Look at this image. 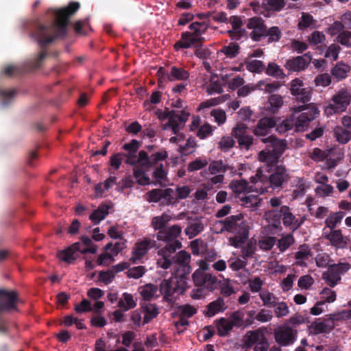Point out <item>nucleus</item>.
<instances>
[{
    "label": "nucleus",
    "mask_w": 351,
    "mask_h": 351,
    "mask_svg": "<svg viewBox=\"0 0 351 351\" xmlns=\"http://www.w3.org/2000/svg\"><path fill=\"white\" fill-rule=\"evenodd\" d=\"M350 71V68L348 64L339 62L332 69L331 74L337 79L342 80L346 78Z\"/></svg>",
    "instance_id": "obj_36"
},
{
    "label": "nucleus",
    "mask_w": 351,
    "mask_h": 351,
    "mask_svg": "<svg viewBox=\"0 0 351 351\" xmlns=\"http://www.w3.org/2000/svg\"><path fill=\"white\" fill-rule=\"evenodd\" d=\"M261 141L265 144H269L272 147V152L278 155H281L287 147L285 140L279 139L273 135L261 138Z\"/></svg>",
    "instance_id": "obj_23"
},
{
    "label": "nucleus",
    "mask_w": 351,
    "mask_h": 351,
    "mask_svg": "<svg viewBox=\"0 0 351 351\" xmlns=\"http://www.w3.org/2000/svg\"><path fill=\"white\" fill-rule=\"evenodd\" d=\"M197 146L196 141L194 138H189L184 145L180 146V152L184 155L191 154L194 152Z\"/></svg>",
    "instance_id": "obj_55"
},
{
    "label": "nucleus",
    "mask_w": 351,
    "mask_h": 351,
    "mask_svg": "<svg viewBox=\"0 0 351 351\" xmlns=\"http://www.w3.org/2000/svg\"><path fill=\"white\" fill-rule=\"evenodd\" d=\"M331 101L325 110L328 114L343 112L351 103V92L347 88H341L332 96Z\"/></svg>",
    "instance_id": "obj_6"
},
{
    "label": "nucleus",
    "mask_w": 351,
    "mask_h": 351,
    "mask_svg": "<svg viewBox=\"0 0 351 351\" xmlns=\"http://www.w3.org/2000/svg\"><path fill=\"white\" fill-rule=\"evenodd\" d=\"M256 249V243L254 240L250 239L241 249V257L247 261L255 253Z\"/></svg>",
    "instance_id": "obj_45"
},
{
    "label": "nucleus",
    "mask_w": 351,
    "mask_h": 351,
    "mask_svg": "<svg viewBox=\"0 0 351 351\" xmlns=\"http://www.w3.org/2000/svg\"><path fill=\"white\" fill-rule=\"evenodd\" d=\"M160 290L161 293L163 295L165 300L169 302H171L173 301L172 296L175 290L172 288L170 280H164L160 284Z\"/></svg>",
    "instance_id": "obj_35"
},
{
    "label": "nucleus",
    "mask_w": 351,
    "mask_h": 351,
    "mask_svg": "<svg viewBox=\"0 0 351 351\" xmlns=\"http://www.w3.org/2000/svg\"><path fill=\"white\" fill-rule=\"evenodd\" d=\"M289 173L285 166H276L273 173L269 177V182L274 188H278L288 181Z\"/></svg>",
    "instance_id": "obj_19"
},
{
    "label": "nucleus",
    "mask_w": 351,
    "mask_h": 351,
    "mask_svg": "<svg viewBox=\"0 0 351 351\" xmlns=\"http://www.w3.org/2000/svg\"><path fill=\"white\" fill-rule=\"evenodd\" d=\"M178 311L180 317H190L196 313L197 309L193 306L184 304L178 306Z\"/></svg>",
    "instance_id": "obj_62"
},
{
    "label": "nucleus",
    "mask_w": 351,
    "mask_h": 351,
    "mask_svg": "<svg viewBox=\"0 0 351 351\" xmlns=\"http://www.w3.org/2000/svg\"><path fill=\"white\" fill-rule=\"evenodd\" d=\"M290 91L295 99L303 104L311 100L312 89L309 87L304 88L302 80L298 78L293 80L290 84Z\"/></svg>",
    "instance_id": "obj_9"
},
{
    "label": "nucleus",
    "mask_w": 351,
    "mask_h": 351,
    "mask_svg": "<svg viewBox=\"0 0 351 351\" xmlns=\"http://www.w3.org/2000/svg\"><path fill=\"white\" fill-rule=\"evenodd\" d=\"M109 207L107 205H101L90 215V219L95 223L98 224L108 215Z\"/></svg>",
    "instance_id": "obj_37"
},
{
    "label": "nucleus",
    "mask_w": 351,
    "mask_h": 351,
    "mask_svg": "<svg viewBox=\"0 0 351 351\" xmlns=\"http://www.w3.org/2000/svg\"><path fill=\"white\" fill-rule=\"evenodd\" d=\"M265 339L264 335L258 330L248 331L245 335L244 346L250 348Z\"/></svg>",
    "instance_id": "obj_27"
},
{
    "label": "nucleus",
    "mask_w": 351,
    "mask_h": 351,
    "mask_svg": "<svg viewBox=\"0 0 351 351\" xmlns=\"http://www.w3.org/2000/svg\"><path fill=\"white\" fill-rule=\"evenodd\" d=\"M247 126L243 123H237L232 130V136L237 140L247 135Z\"/></svg>",
    "instance_id": "obj_51"
},
{
    "label": "nucleus",
    "mask_w": 351,
    "mask_h": 351,
    "mask_svg": "<svg viewBox=\"0 0 351 351\" xmlns=\"http://www.w3.org/2000/svg\"><path fill=\"white\" fill-rule=\"evenodd\" d=\"M295 239L291 234H287L282 236L278 241L277 246L280 252L287 250L293 243Z\"/></svg>",
    "instance_id": "obj_46"
},
{
    "label": "nucleus",
    "mask_w": 351,
    "mask_h": 351,
    "mask_svg": "<svg viewBox=\"0 0 351 351\" xmlns=\"http://www.w3.org/2000/svg\"><path fill=\"white\" fill-rule=\"evenodd\" d=\"M204 226L201 222H195L190 224L184 230V232L189 237V239H192L197 235L200 232H202Z\"/></svg>",
    "instance_id": "obj_49"
},
{
    "label": "nucleus",
    "mask_w": 351,
    "mask_h": 351,
    "mask_svg": "<svg viewBox=\"0 0 351 351\" xmlns=\"http://www.w3.org/2000/svg\"><path fill=\"white\" fill-rule=\"evenodd\" d=\"M311 254V250L306 245H300L298 250L295 254V264L300 266H306L305 261Z\"/></svg>",
    "instance_id": "obj_31"
},
{
    "label": "nucleus",
    "mask_w": 351,
    "mask_h": 351,
    "mask_svg": "<svg viewBox=\"0 0 351 351\" xmlns=\"http://www.w3.org/2000/svg\"><path fill=\"white\" fill-rule=\"evenodd\" d=\"M334 328V324L332 320L316 321L311 324L308 327L310 333L318 335L321 333H328Z\"/></svg>",
    "instance_id": "obj_22"
},
{
    "label": "nucleus",
    "mask_w": 351,
    "mask_h": 351,
    "mask_svg": "<svg viewBox=\"0 0 351 351\" xmlns=\"http://www.w3.org/2000/svg\"><path fill=\"white\" fill-rule=\"evenodd\" d=\"M80 243H75L66 249L58 252L57 256L60 261L70 263L76 259L74 254L80 250Z\"/></svg>",
    "instance_id": "obj_24"
},
{
    "label": "nucleus",
    "mask_w": 351,
    "mask_h": 351,
    "mask_svg": "<svg viewBox=\"0 0 351 351\" xmlns=\"http://www.w3.org/2000/svg\"><path fill=\"white\" fill-rule=\"evenodd\" d=\"M259 297L263 302V306L273 308L276 306L278 298L267 289H263L259 293Z\"/></svg>",
    "instance_id": "obj_32"
},
{
    "label": "nucleus",
    "mask_w": 351,
    "mask_h": 351,
    "mask_svg": "<svg viewBox=\"0 0 351 351\" xmlns=\"http://www.w3.org/2000/svg\"><path fill=\"white\" fill-rule=\"evenodd\" d=\"M333 132L335 138L341 144H346L351 139V132L341 126H336Z\"/></svg>",
    "instance_id": "obj_34"
},
{
    "label": "nucleus",
    "mask_w": 351,
    "mask_h": 351,
    "mask_svg": "<svg viewBox=\"0 0 351 351\" xmlns=\"http://www.w3.org/2000/svg\"><path fill=\"white\" fill-rule=\"evenodd\" d=\"M144 313L143 323L147 324L151 319L157 317L159 311L156 304H148L144 307Z\"/></svg>",
    "instance_id": "obj_42"
},
{
    "label": "nucleus",
    "mask_w": 351,
    "mask_h": 351,
    "mask_svg": "<svg viewBox=\"0 0 351 351\" xmlns=\"http://www.w3.org/2000/svg\"><path fill=\"white\" fill-rule=\"evenodd\" d=\"M323 237L329 241L332 246L337 249L346 248L349 241L347 237L343 235L340 230H331L328 232H325Z\"/></svg>",
    "instance_id": "obj_17"
},
{
    "label": "nucleus",
    "mask_w": 351,
    "mask_h": 351,
    "mask_svg": "<svg viewBox=\"0 0 351 351\" xmlns=\"http://www.w3.org/2000/svg\"><path fill=\"white\" fill-rule=\"evenodd\" d=\"M136 298H135L131 293L125 292L123 293L119 299L117 306L123 311H127L134 308L136 306Z\"/></svg>",
    "instance_id": "obj_26"
},
{
    "label": "nucleus",
    "mask_w": 351,
    "mask_h": 351,
    "mask_svg": "<svg viewBox=\"0 0 351 351\" xmlns=\"http://www.w3.org/2000/svg\"><path fill=\"white\" fill-rule=\"evenodd\" d=\"M208 25L205 22H195L189 25L191 32H186L182 34V38L184 42L177 41L175 44H195V43H203L204 38L202 36L207 30Z\"/></svg>",
    "instance_id": "obj_7"
},
{
    "label": "nucleus",
    "mask_w": 351,
    "mask_h": 351,
    "mask_svg": "<svg viewBox=\"0 0 351 351\" xmlns=\"http://www.w3.org/2000/svg\"><path fill=\"white\" fill-rule=\"evenodd\" d=\"M80 8L79 2L71 1L62 9L52 10L56 18V21L48 25L38 24L31 36L38 44H50L64 38L67 34L70 17Z\"/></svg>",
    "instance_id": "obj_1"
},
{
    "label": "nucleus",
    "mask_w": 351,
    "mask_h": 351,
    "mask_svg": "<svg viewBox=\"0 0 351 351\" xmlns=\"http://www.w3.org/2000/svg\"><path fill=\"white\" fill-rule=\"evenodd\" d=\"M267 104V110L275 114L283 105L282 97L279 95H271L269 97Z\"/></svg>",
    "instance_id": "obj_30"
},
{
    "label": "nucleus",
    "mask_w": 351,
    "mask_h": 351,
    "mask_svg": "<svg viewBox=\"0 0 351 351\" xmlns=\"http://www.w3.org/2000/svg\"><path fill=\"white\" fill-rule=\"evenodd\" d=\"M189 77V73L182 68L173 66L171 69L169 75L167 76V82L174 80H185Z\"/></svg>",
    "instance_id": "obj_33"
},
{
    "label": "nucleus",
    "mask_w": 351,
    "mask_h": 351,
    "mask_svg": "<svg viewBox=\"0 0 351 351\" xmlns=\"http://www.w3.org/2000/svg\"><path fill=\"white\" fill-rule=\"evenodd\" d=\"M228 95H223L222 97H217V98H212L210 99L206 100L205 101L202 102L198 108L197 110H201L204 108H210L212 106H217L220 103L226 101L227 99H228Z\"/></svg>",
    "instance_id": "obj_50"
},
{
    "label": "nucleus",
    "mask_w": 351,
    "mask_h": 351,
    "mask_svg": "<svg viewBox=\"0 0 351 351\" xmlns=\"http://www.w3.org/2000/svg\"><path fill=\"white\" fill-rule=\"evenodd\" d=\"M244 313L241 311L234 312L229 317L228 319L233 326L241 327L245 324L243 321Z\"/></svg>",
    "instance_id": "obj_53"
},
{
    "label": "nucleus",
    "mask_w": 351,
    "mask_h": 351,
    "mask_svg": "<svg viewBox=\"0 0 351 351\" xmlns=\"http://www.w3.org/2000/svg\"><path fill=\"white\" fill-rule=\"evenodd\" d=\"M294 127V114H291V116L285 120H284L281 123L277 125L276 130L280 133H285Z\"/></svg>",
    "instance_id": "obj_52"
},
{
    "label": "nucleus",
    "mask_w": 351,
    "mask_h": 351,
    "mask_svg": "<svg viewBox=\"0 0 351 351\" xmlns=\"http://www.w3.org/2000/svg\"><path fill=\"white\" fill-rule=\"evenodd\" d=\"M279 213L280 215L276 210H269L265 213V218L268 221L274 218L276 221H279V219L281 217L283 225L292 231L298 230L306 219L305 215L297 218L291 212L289 207L286 206H282Z\"/></svg>",
    "instance_id": "obj_5"
},
{
    "label": "nucleus",
    "mask_w": 351,
    "mask_h": 351,
    "mask_svg": "<svg viewBox=\"0 0 351 351\" xmlns=\"http://www.w3.org/2000/svg\"><path fill=\"white\" fill-rule=\"evenodd\" d=\"M276 125V120L275 117H264L258 121L252 132L256 136H265Z\"/></svg>",
    "instance_id": "obj_16"
},
{
    "label": "nucleus",
    "mask_w": 351,
    "mask_h": 351,
    "mask_svg": "<svg viewBox=\"0 0 351 351\" xmlns=\"http://www.w3.org/2000/svg\"><path fill=\"white\" fill-rule=\"evenodd\" d=\"M274 307V313L276 317L280 318L285 317L289 313V307L284 302H278V301Z\"/></svg>",
    "instance_id": "obj_56"
},
{
    "label": "nucleus",
    "mask_w": 351,
    "mask_h": 351,
    "mask_svg": "<svg viewBox=\"0 0 351 351\" xmlns=\"http://www.w3.org/2000/svg\"><path fill=\"white\" fill-rule=\"evenodd\" d=\"M213 229L217 233L228 231L237 234H249L250 226L241 213L231 215L224 220L215 222Z\"/></svg>",
    "instance_id": "obj_3"
},
{
    "label": "nucleus",
    "mask_w": 351,
    "mask_h": 351,
    "mask_svg": "<svg viewBox=\"0 0 351 351\" xmlns=\"http://www.w3.org/2000/svg\"><path fill=\"white\" fill-rule=\"evenodd\" d=\"M294 114V127L296 132L306 130L310 121L315 119L319 114V110L315 104L302 105L291 108Z\"/></svg>",
    "instance_id": "obj_4"
},
{
    "label": "nucleus",
    "mask_w": 351,
    "mask_h": 351,
    "mask_svg": "<svg viewBox=\"0 0 351 351\" xmlns=\"http://www.w3.org/2000/svg\"><path fill=\"white\" fill-rule=\"evenodd\" d=\"M18 293L13 290L0 289V313L16 310Z\"/></svg>",
    "instance_id": "obj_12"
},
{
    "label": "nucleus",
    "mask_w": 351,
    "mask_h": 351,
    "mask_svg": "<svg viewBox=\"0 0 351 351\" xmlns=\"http://www.w3.org/2000/svg\"><path fill=\"white\" fill-rule=\"evenodd\" d=\"M241 205L249 208H254L257 207L261 203V199L258 195H249L240 199Z\"/></svg>",
    "instance_id": "obj_43"
},
{
    "label": "nucleus",
    "mask_w": 351,
    "mask_h": 351,
    "mask_svg": "<svg viewBox=\"0 0 351 351\" xmlns=\"http://www.w3.org/2000/svg\"><path fill=\"white\" fill-rule=\"evenodd\" d=\"M297 334V330L284 324L275 330V340L278 344L285 346L294 342Z\"/></svg>",
    "instance_id": "obj_11"
},
{
    "label": "nucleus",
    "mask_w": 351,
    "mask_h": 351,
    "mask_svg": "<svg viewBox=\"0 0 351 351\" xmlns=\"http://www.w3.org/2000/svg\"><path fill=\"white\" fill-rule=\"evenodd\" d=\"M181 232L182 227L180 226L173 225L158 232L156 238L158 241L171 243L179 241L177 239L180 236Z\"/></svg>",
    "instance_id": "obj_15"
},
{
    "label": "nucleus",
    "mask_w": 351,
    "mask_h": 351,
    "mask_svg": "<svg viewBox=\"0 0 351 351\" xmlns=\"http://www.w3.org/2000/svg\"><path fill=\"white\" fill-rule=\"evenodd\" d=\"M208 169L210 174L215 175L224 173L227 167L221 160H213L209 164Z\"/></svg>",
    "instance_id": "obj_48"
},
{
    "label": "nucleus",
    "mask_w": 351,
    "mask_h": 351,
    "mask_svg": "<svg viewBox=\"0 0 351 351\" xmlns=\"http://www.w3.org/2000/svg\"><path fill=\"white\" fill-rule=\"evenodd\" d=\"M250 289L253 293L261 292L263 285V281L259 277H255L248 280Z\"/></svg>",
    "instance_id": "obj_59"
},
{
    "label": "nucleus",
    "mask_w": 351,
    "mask_h": 351,
    "mask_svg": "<svg viewBox=\"0 0 351 351\" xmlns=\"http://www.w3.org/2000/svg\"><path fill=\"white\" fill-rule=\"evenodd\" d=\"M156 241L150 238L145 237L142 241L137 242L132 252L130 261L135 264L141 260L148 252L149 248L155 245Z\"/></svg>",
    "instance_id": "obj_14"
},
{
    "label": "nucleus",
    "mask_w": 351,
    "mask_h": 351,
    "mask_svg": "<svg viewBox=\"0 0 351 351\" xmlns=\"http://www.w3.org/2000/svg\"><path fill=\"white\" fill-rule=\"evenodd\" d=\"M344 25L342 22L337 21L331 24L327 29L326 32L330 36H336L339 44H351V32L344 31Z\"/></svg>",
    "instance_id": "obj_13"
},
{
    "label": "nucleus",
    "mask_w": 351,
    "mask_h": 351,
    "mask_svg": "<svg viewBox=\"0 0 351 351\" xmlns=\"http://www.w3.org/2000/svg\"><path fill=\"white\" fill-rule=\"evenodd\" d=\"M136 164H138L141 167L145 169H149L154 165V163L152 162V159L145 151H141L138 152L135 161V165Z\"/></svg>",
    "instance_id": "obj_44"
},
{
    "label": "nucleus",
    "mask_w": 351,
    "mask_h": 351,
    "mask_svg": "<svg viewBox=\"0 0 351 351\" xmlns=\"http://www.w3.org/2000/svg\"><path fill=\"white\" fill-rule=\"evenodd\" d=\"M173 191L172 189H153L147 193V200L149 202H158L162 199L167 200V204L172 203Z\"/></svg>",
    "instance_id": "obj_20"
},
{
    "label": "nucleus",
    "mask_w": 351,
    "mask_h": 351,
    "mask_svg": "<svg viewBox=\"0 0 351 351\" xmlns=\"http://www.w3.org/2000/svg\"><path fill=\"white\" fill-rule=\"evenodd\" d=\"M145 273V268L143 266H137L130 268L127 271V276L130 278L138 279L142 277Z\"/></svg>",
    "instance_id": "obj_61"
},
{
    "label": "nucleus",
    "mask_w": 351,
    "mask_h": 351,
    "mask_svg": "<svg viewBox=\"0 0 351 351\" xmlns=\"http://www.w3.org/2000/svg\"><path fill=\"white\" fill-rule=\"evenodd\" d=\"M218 333L220 336H226L234 327L228 318H221L217 322Z\"/></svg>",
    "instance_id": "obj_40"
},
{
    "label": "nucleus",
    "mask_w": 351,
    "mask_h": 351,
    "mask_svg": "<svg viewBox=\"0 0 351 351\" xmlns=\"http://www.w3.org/2000/svg\"><path fill=\"white\" fill-rule=\"evenodd\" d=\"M322 278L330 287L336 285L341 279L339 272L337 271L332 265H329L328 270L323 274Z\"/></svg>",
    "instance_id": "obj_29"
},
{
    "label": "nucleus",
    "mask_w": 351,
    "mask_h": 351,
    "mask_svg": "<svg viewBox=\"0 0 351 351\" xmlns=\"http://www.w3.org/2000/svg\"><path fill=\"white\" fill-rule=\"evenodd\" d=\"M276 243V238L274 237H264L258 241V246L263 250H269Z\"/></svg>",
    "instance_id": "obj_63"
},
{
    "label": "nucleus",
    "mask_w": 351,
    "mask_h": 351,
    "mask_svg": "<svg viewBox=\"0 0 351 351\" xmlns=\"http://www.w3.org/2000/svg\"><path fill=\"white\" fill-rule=\"evenodd\" d=\"M173 219L172 216L164 213L160 215L155 216L152 219L151 226L154 230H164L167 226V224Z\"/></svg>",
    "instance_id": "obj_25"
},
{
    "label": "nucleus",
    "mask_w": 351,
    "mask_h": 351,
    "mask_svg": "<svg viewBox=\"0 0 351 351\" xmlns=\"http://www.w3.org/2000/svg\"><path fill=\"white\" fill-rule=\"evenodd\" d=\"M228 263L230 268L235 271L244 269L247 264V261L238 257L229 259Z\"/></svg>",
    "instance_id": "obj_54"
},
{
    "label": "nucleus",
    "mask_w": 351,
    "mask_h": 351,
    "mask_svg": "<svg viewBox=\"0 0 351 351\" xmlns=\"http://www.w3.org/2000/svg\"><path fill=\"white\" fill-rule=\"evenodd\" d=\"M265 8L273 11H280L285 5V0H265Z\"/></svg>",
    "instance_id": "obj_57"
},
{
    "label": "nucleus",
    "mask_w": 351,
    "mask_h": 351,
    "mask_svg": "<svg viewBox=\"0 0 351 351\" xmlns=\"http://www.w3.org/2000/svg\"><path fill=\"white\" fill-rule=\"evenodd\" d=\"M311 61V56L306 53L302 56L289 60L286 63V66L289 70L301 71L305 69Z\"/></svg>",
    "instance_id": "obj_21"
},
{
    "label": "nucleus",
    "mask_w": 351,
    "mask_h": 351,
    "mask_svg": "<svg viewBox=\"0 0 351 351\" xmlns=\"http://www.w3.org/2000/svg\"><path fill=\"white\" fill-rule=\"evenodd\" d=\"M210 115L214 117L215 123L219 125L223 124L226 121V113L221 109H214L210 112Z\"/></svg>",
    "instance_id": "obj_58"
},
{
    "label": "nucleus",
    "mask_w": 351,
    "mask_h": 351,
    "mask_svg": "<svg viewBox=\"0 0 351 351\" xmlns=\"http://www.w3.org/2000/svg\"><path fill=\"white\" fill-rule=\"evenodd\" d=\"M228 22L232 25V29L228 31L230 37L233 40H239L243 38H247V32L242 29L243 22L241 18L237 16H232Z\"/></svg>",
    "instance_id": "obj_18"
},
{
    "label": "nucleus",
    "mask_w": 351,
    "mask_h": 351,
    "mask_svg": "<svg viewBox=\"0 0 351 351\" xmlns=\"http://www.w3.org/2000/svg\"><path fill=\"white\" fill-rule=\"evenodd\" d=\"M158 291L156 286L147 284L141 288L140 294L145 300H151Z\"/></svg>",
    "instance_id": "obj_41"
},
{
    "label": "nucleus",
    "mask_w": 351,
    "mask_h": 351,
    "mask_svg": "<svg viewBox=\"0 0 351 351\" xmlns=\"http://www.w3.org/2000/svg\"><path fill=\"white\" fill-rule=\"evenodd\" d=\"M207 165L208 161L206 159L198 158L189 162L187 165V169L189 171L193 172L205 167Z\"/></svg>",
    "instance_id": "obj_60"
},
{
    "label": "nucleus",
    "mask_w": 351,
    "mask_h": 351,
    "mask_svg": "<svg viewBox=\"0 0 351 351\" xmlns=\"http://www.w3.org/2000/svg\"><path fill=\"white\" fill-rule=\"evenodd\" d=\"M180 241L169 243L158 251L160 258L157 261L158 265L162 269H168L171 265V256L178 250L181 248Z\"/></svg>",
    "instance_id": "obj_10"
},
{
    "label": "nucleus",
    "mask_w": 351,
    "mask_h": 351,
    "mask_svg": "<svg viewBox=\"0 0 351 351\" xmlns=\"http://www.w3.org/2000/svg\"><path fill=\"white\" fill-rule=\"evenodd\" d=\"M247 27L252 29L250 36L255 42H260L267 38L269 43H276L279 41L282 35L280 29L277 26L267 28L261 17L248 19Z\"/></svg>",
    "instance_id": "obj_2"
},
{
    "label": "nucleus",
    "mask_w": 351,
    "mask_h": 351,
    "mask_svg": "<svg viewBox=\"0 0 351 351\" xmlns=\"http://www.w3.org/2000/svg\"><path fill=\"white\" fill-rule=\"evenodd\" d=\"M189 112L185 110H171L167 112V117L169 119V123L164 128H171L173 132L176 134L182 128L189 119Z\"/></svg>",
    "instance_id": "obj_8"
},
{
    "label": "nucleus",
    "mask_w": 351,
    "mask_h": 351,
    "mask_svg": "<svg viewBox=\"0 0 351 351\" xmlns=\"http://www.w3.org/2000/svg\"><path fill=\"white\" fill-rule=\"evenodd\" d=\"M344 217V213L339 211L330 214L326 219L325 223L327 228L331 230H335L337 225L341 222Z\"/></svg>",
    "instance_id": "obj_39"
},
{
    "label": "nucleus",
    "mask_w": 351,
    "mask_h": 351,
    "mask_svg": "<svg viewBox=\"0 0 351 351\" xmlns=\"http://www.w3.org/2000/svg\"><path fill=\"white\" fill-rule=\"evenodd\" d=\"M247 182L244 180H232L229 184L230 189L237 196L245 193L247 191Z\"/></svg>",
    "instance_id": "obj_38"
},
{
    "label": "nucleus",
    "mask_w": 351,
    "mask_h": 351,
    "mask_svg": "<svg viewBox=\"0 0 351 351\" xmlns=\"http://www.w3.org/2000/svg\"><path fill=\"white\" fill-rule=\"evenodd\" d=\"M73 31L77 36L87 35L88 32L91 31L89 23V18L76 21L73 23Z\"/></svg>",
    "instance_id": "obj_28"
},
{
    "label": "nucleus",
    "mask_w": 351,
    "mask_h": 351,
    "mask_svg": "<svg viewBox=\"0 0 351 351\" xmlns=\"http://www.w3.org/2000/svg\"><path fill=\"white\" fill-rule=\"evenodd\" d=\"M224 302L222 299H218L208 306L206 315L209 317L215 315L216 313L221 311L223 309Z\"/></svg>",
    "instance_id": "obj_47"
},
{
    "label": "nucleus",
    "mask_w": 351,
    "mask_h": 351,
    "mask_svg": "<svg viewBox=\"0 0 351 351\" xmlns=\"http://www.w3.org/2000/svg\"><path fill=\"white\" fill-rule=\"evenodd\" d=\"M190 261L191 256L185 251H180L176 256V262L183 267L188 266Z\"/></svg>",
    "instance_id": "obj_64"
}]
</instances>
